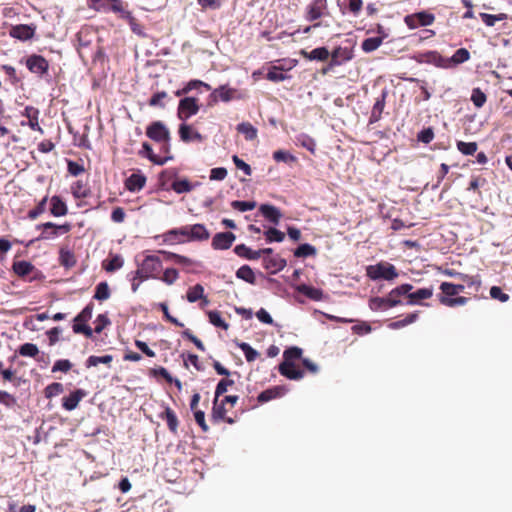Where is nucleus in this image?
<instances>
[{"instance_id":"nucleus-9","label":"nucleus","mask_w":512,"mask_h":512,"mask_svg":"<svg viewBox=\"0 0 512 512\" xmlns=\"http://www.w3.org/2000/svg\"><path fill=\"white\" fill-rule=\"evenodd\" d=\"M87 395L83 389H76L68 396L62 398V407L67 411H72L77 408L79 402Z\"/></svg>"},{"instance_id":"nucleus-54","label":"nucleus","mask_w":512,"mask_h":512,"mask_svg":"<svg viewBox=\"0 0 512 512\" xmlns=\"http://www.w3.org/2000/svg\"><path fill=\"white\" fill-rule=\"evenodd\" d=\"M0 375L2 376L3 381H10L15 387H18L21 383L26 382V380L22 377H14V371L11 368L1 370Z\"/></svg>"},{"instance_id":"nucleus-24","label":"nucleus","mask_w":512,"mask_h":512,"mask_svg":"<svg viewBox=\"0 0 512 512\" xmlns=\"http://www.w3.org/2000/svg\"><path fill=\"white\" fill-rule=\"evenodd\" d=\"M284 388L281 387V386H275V387H272V388H269V389H266L264 391H262L259 395H258V402L259 403H265V402H268L270 400H273V399H276V398H279L281 396H283L284 394Z\"/></svg>"},{"instance_id":"nucleus-35","label":"nucleus","mask_w":512,"mask_h":512,"mask_svg":"<svg viewBox=\"0 0 512 512\" xmlns=\"http://www.w3.org/2000/svg\"><path fill=\"white\" fill-rule=\"evenodd\" d=\"M204 287L201 284H196L190 287L186 292V299L190 303H195L203 298Z\"/></svg>"},{"instance_id":"nucleus-63","label":"nucleus","mask_w":512,"mask_h":512,"mask_svg":"<svg viewBox=\"0 0 512 512\" xmlns=\"http://www.w3.org/2000/svg\"><path fill=\"white\" fill-rule=\"evenodd\" d=\"M458 279L462 282L461 284H466L468 287H476L478 289L481 285L479 276H470L468 274L460 273Z\"/></svg>"},{"instance_id":"nucleus-13","label":"nucleus","mask_w":512,"mask_h":512,"mask_svg":"<svg viewBox=\"0 0 512 512\" xmlns=\"http://www.w3.org/2000/svg\"><path fill=\"white\" fill-rule=\"evenodd\" d=\"M279 372L291 380H299L304 376V371L297 368L293 362H282L279 365Z\"/></svg>"},{"instance_id":"nucleus-12","label":"nucleus","mask_w":512,"mask_h":512,"mask_svg":"<svg viewBox=\"0 0 512 512\" xmlns=\"http://www.w3.org/2000/svg\"><path fill=\"white\" fill-rule=\"evenodd\" d=\"M211 96L215 98V101L217 99L223 101V102H229L234 99H241V94L233 88H228L226 86H220L219 88L215 89Z\"/></svg>"},{"instance_id":"nucleus-51","label":"nucleus","mask_w":512,"mask_h":512,"mask_svg":"<svg viewBox=\"0 0 512 512\" xmlns=\"http://www.w3.org/2000/svg\"><path fill=\"white\" fill-rule=\"evenodd\" d=\"M264 235L266 237V241L269 243L282 242L285 238V234L282 231L273 227H270L268 230H266Z\"/></svg>"},{"instance_id":"nucleus-20","label":"nucleus","mask_w":512,"mask_h":512,"mask_svg":"<svg viewBox=\"0 0 512 512\" xmlns=\"http://www.w3.org/2000/svg\"><path fill=\"white\" fill-rule=\"evenodd\" d=\"M23 115L28 118V125L32 130L38 131L43 134V129L39 125L38 117L39 110L33 106H27Z\"/></svg>"},{"instance_id":"nucleus-32","label":"nucleus","mask_w":512,"mask_h":512,"mask_svg":"<svg viewBox=\"0 0 512 512\" xmlns=\"http://www.w3.org/2000/svg\"><path fill=\"white\" fill-rule=\"evenodd\" d=\"M386 93L383 92L381 97L376 100L372 108L370 123L377 122L381 118V114L385 107Z\"/></svg>"},{"instance_id":"nucleus-58","label":"nucleus","mask_w":512,"mask_h":512,"mask_svg":"<svg viewBox=\"0 0 512 512\" xmlns=\"http://www.w3.org/2000/svg\"><path fill=\"white\" fill-rule=\"evenodd\" d=\"M420 63L423 64H444V60L442 56L436 51H430L423 55V58L420 60Z\"/></svg>"},{"instance_id":"nucleus-40","label":"nucleus","mask_w":512,"mask_h":512,"mask_svg":"<svg viewBox=\"0 0 512 512\" xmlns=\"http://www.w3.org/2000/svg\"><path fill=\"white\" fill-rule=\"evenodd\" d=\"M123 264V258L120 255H114L107 262L103 263V267L108 272H114L122 268Z\"/></svg>"},{"instance_id":"nucleus-42","label":"nucleus","mask_w":512,"mask_h":512,"mask_svg":"<svg viewBox=\"0 0 512 512\" xmlns=\"http://www.w3.org/2000/svg\"><path fill=\"white\" fill-rule=\"evenodd\" d=\"M329 56V51L325 47H318L306 53L308 60L325 61Z\"/></svg>"},{"instance_id":"nucleus-46","label":"nucleus","mask_w":512,"mask_h":512,"mask_svg":"<svg viewBox=\"0 0 512 512\" xmlns=\"http://www.w3.org/2000/svg\"><path fill=\"white\" fill-rule=\"evenodd\" d=\"M209 321L215 327L222 328L227 330L229 328V324L222 319L219 311H209L208 312Z\"/></svg>"},{"instance_id":"nucleus-31","label":"nucleus","mask_w":512,"mask_h":512,"mask_svg":"<svg viewBox=\"0 0 512 512\" xmlns=\"http://www.w3.org/2000/svg\"><path fill=\"white\" fill-rule=\"evenodd\" d=\"M236 277L252 285L256 283L255 273L248 265L241 266L236 271Z\"/></svg>"},{"instance_id":"nucleus-37","label":"nucleus","mask_w":512,"mask_h":512,"mask_svg":"<svg viewBox=\"0 0 512 512\" xmlns=\"http://www.w3.org/2000/svg\"><path fill=\"white\" fill-rule=\"evenodd\" d=\"M189 226L190 225H186L180 228H175L167 231L166 240H170L169 237H171V235H178L184 237L183 239H179L178 243H185L187 241H190Z\"/></svg>"},{"instance_id":"nucleus-47","label":"nucleus","mask_w":512,"mask_h":512,"mask_svg":"<svg viewBox=\"0 0 512 512\" xmlns=\"http://www.w3.org/2000/svg\"><path fill=\"white\" fill-rule=\"evenodd\" d=\"M471 101L476 108H481L486 103L487 96L480 88H474L471 94Z\"/></svg>"},{"instance_id":"nucleus-43","label":"nucleus","mask_w":512,"mask_h":512,"mask_svg":"<svg viewBox=\"0 0 512 512\" xmlns=\"http://www.w3.org/2000/svg\"><path fill=\"white\" fill-rule=\"evenodd\" d=\"M18 353L24 357L35 358L39 354V349L36 344L24 343L19 347Z\"/></svg>"},{"instance_id":"nucleus-21","label":"nucleus","mask_w":512,"mask_h":512,"mask_svg":"<svg viewBox=\"0 0 512 512\" xmlns=\"http://www.w3.org/2000/svg\"><path fill=\"white\" fill-rule=\"evenodd\" d=\"M190 241H205L210 237L209 231L203 224H194L189 226Z\"/></svg>"},{"instance_id":"nucleus-48","label":"nucleus","mask_w":512,"mask_h":512,"mask_svg":"<svg viewBox=\"0 0 512 512\" xmlns=\"http://www.w3.org/2000/svg\"><path fill=\"white\" fill-rule=\"evenodd\" d=\"M297 143L299 145H301L303 148L307 149L308 151H310L312 154L315 153V150H316V143H315V140L306 135V134H301L297 137Z\"/></svg>"},{"instance_id":"nucleus-45","label":"nucleus","mask_w":512,"mask_h":512,"mask_svg":"<svg viewBox=\"0 0 512 512\" xmlns=\"http://www.w3.org/2000/svg\"><path fill=\"white\" fill-rule=\"evenodd\" d=\"M470 58V53L465 48H460L456 50V52L451 56L448 64H462L468 61Z\"/></svg>"},{"instance_id":"nucleus-2","label":"nucleus","mask_w":512,"mask_h":512,"mask_svg":"<svg viewBox=\"0 0 512 512\" xmlns=\"http://www.w3.org/2000/svg\"><path fill=\"white\" fill-rule=\"evenodd\" d=\"M366 275L371 280H394L399 276L396 267L388 262H379L375 265H369L366 268Z\"/></svg>"},{"instance_id":"nucleus-41","label":"nucleus","mask_w":512,"mask_h":512,"mask_svg":"<svg viewBox=\"0 0 512 512\" xmlns=\"http://www.w3.org/2000/svg\"><path fill=\"white\" fill-rule=\"evenodd\" d=\"M71 192L73 196L77 199L86 198L89 194L88 189L85 187V184L82 180H77L71 186Z\"/></svg>"},{"instance_id":"nucleus-3","label":"nucleus","mask_w":512,"mask_h":512,"mask_svg":"<svg viewBox=\"0 0 512 512\" xmlns=\"http://www.w3.org/2000/svg\"><path fill=\"white\" fill-rule=\"evenodd\" d=\"M146 136L156 143L171 140V133L162 121H153L146 128Z\"/></svg>"},{"instance_id":"nucleus-49","label":"nucleus","mask_w":512,"mask_h":512,"mask_svg":"<svg viewBox=\"0 0 512 512\" xmlns=\"http://www.w3.org/2000/svg\"><path fill=\"white\" fill-rule=\"evenodd\" d=\"M456 146L463 155H474L478 149L476 142L458 141Z\"/></svg>"},{"instance_id":"nucleus-53","label":"nucleus","mask_w":512,"mask_h":512,"mask_svg":"<svg viewBox=\"0 0 512 512\" xmlns=\"http://www.w3.org/2000/svg\"><path fill=\"white\" fill-rule=\"evenodd\" d=\"M369 308L372 311L386 310L390 308L386 297H372L369 300Z\"/></svg>"},{"instance_id":"nucleus-26","label":"nucleus","mask_w":512,"mask_h":512,"mask_svg":"<svg viewBox=\"0 0 512 512\" xmlns=\"http://www.w3.org/2000/svg\"><path fill=\"white\" fill-rule=\"evenodd\" d=\"M222 400L219 401V398L214 397L213 407L211 412V419L213 422L218 423L220 419H224V416L227 414V410Z\"/></svg>"},{"instance_id":"nucleus-62","label":"nucleus","mask_w":512,"mask_h":512,"mask_svg":"<svg viewBox=\"0 0 512 512\" xmlns=\"http://www.w3.org/2000/svg\"><path fill=\"white\" fill-rule=\"evenodd\" d=\"M231 207L240 212H246L253 210L256 207L255 201H240L234 200L231 202Z\"/></svg>"},{"instance_id":"nucleus-56","label":"nucleus","mask_w":512,"mask_h":512,"mask_svg":"<svg viewBox=\"0 0 512 512\" xmlns=\"http://www.w3.org/2000/svg\"><path fill=\"white\" fill-rule=\"evenodd\" d=\"M480 17L482 21L488 26L492 27L495 25L497 21H503L507 19V15L504 13H500L498 15H492L488 13H480Z\"/></svg>"},{"instance_id":"nucleus-17","label":"nucleus","mask_w":512,"mask_h":512,"mask_svg":"<svg viewBox=\"0 0 512 512\" xmlns=\"http://www.w3.org/2000/svg\"><path fill=\"white\" fill-rule=\"evenodd\" d=\"M145 184L146 177L139 173H133L125 180V188L130 192L140 191Z\"/></svg>"},{"instance_id":"nucleus-6","label":"nucleus","mask_w":512,"mask_h":512,"mask_svg":"<svg viewBox=\"0 0 512 512\" xmlns=\"http://www.w3.org/2000/svg\"><path fill=\"white\" fill-rule=\"evenodd\" d=\"M435 20L432 13L421 11L405 16L404 22L410 29H416L421 26H429Z\"/></svg>"},{"instance_id":"nucleus-8","label":"nucleus","mask_w":512,"mask_h":512,"mask_svg":"<svg viewBox=\"0 0 512 512\" xmlns=\"http://www.w3.org/2000/svg\"><path fill=\"white\" fill-rule=\"evenodd\" d=\"M326 9V0H313L306 8V19L308 21H315L324 14Z\"/></svg>"},{"instance_id":"nucleus-36","label":"nucleus","mask_w":512,"mask_h":512,"mask_svg":"<svg viewBox=\"0 0 512 512\" xmlns=\"http://www.w3.org/2000/svg\"><path fill=\"white\" fill-rule=\"evenodd\" d=\"M439 302L446 307H456L465 305L468 302V298L464 296L454 298L439 296Z\"/></svg>"},{"instance_id":"nucleus-39","label":"nucleus","mask_w":512,"mask_h":512,"mask_svg":"<svg viewBox=\"0 0 512 512\" xmlns=\"http://www.w3.org/2000/svg\"><path fill=\"white\" fill-rule=\"evenodd\" d=\"M112 360H113V356L112 355H104V356H94V355H92V356L88 357V359L86 360V367L87 368L96 367L100 363L101 364H105V365H110Z\"/></svg>"},{"instance_id":"nucleus-59","label":"nucleus","mask_w":512,"mask_h":512,"mask_svg":"<svg viewBox=\"0 0 512 512\" xmlns=\"http://www.w3.org/2000/svg\"><path fill=\"white\" fill-rule=\"evenodd\" d=\"M239 348L244 353V356L248 362H253L259 357V353L252 348L248 343H240Z\"/></svg>"},{"instance_id":"nucleus-16","label":"nucleus","mask_w":512,"mask_h":512,"mask_svg":"<svg viewBox=\"0 0 512 512\" xmlns=\"http://www.w3.org/2000/svg\"><path fill=\"white\" fill-rule=\"evenodd\" d=\"M159 417L166 421L168 429L171 433L177 434L178 432V426H179V420L172 408L169 406H166L164 411L159 414Z\"/></svg>"},{"instance_id":"nucleus-25","label":"nucleus","mask_w":512,"mask_h":512,"mask_svg":"<svg viewBox=\"0 0 512 512\" xmlns=\"http://www.w3.org/2000/svg\"><path fill=\"white\" fill-rule=\"evenodd\" d=\"M296 290L314 301H320L323 298V291L321 289L306 284H301L297 286Z\"/></svg>"},{"instance_id":"nucleus-14","label":"nucleus","mask_w":512,"mask_h":512,"mask_svg":"<svg viewBox=\"0 0 512 512\" xmlns=\"http://www.w3.org/2000/svg\"><path fill=\"white\" fill-rule=\"evenodd\" d=\"M179 137L180 139L183 141V142H191V141H197V142H202L203 141V136L196 130H194L192 128V126L188 125V124H181L179 126Z\"/></svg>"},{"instance_id":"nucleus-61","label":"nucleus","mask_w":512,"mask_h":512,"mask_svg":"<svg viewBox=\"0 0 512 512\" xmlns=\"http://www.w3.org/2000/svg\"><path fill=\"white\" fill-rule=\"evenodd\" d=\"M273 159L276 162L292 163L296 162L297 158L285 150H277L273 153Z\"/></svg>"},{"instance_id":"nucleus-30","label":"nucleus","mask_w":512,"mask_h":512,"mask_svg":"<svg viewBox=\"0 0 512 512\" xmlns=\"http://www.w3.org/2000/svg\"><path fill=\"white\" fill-rule=\"evenodd\" d=\"M418 317H419L418 311L412 312V313L407 314L405 316V318H403L401 320H397V321H393V322L389 323L388 327L390 329L397 330V329L403 328L409 324L416 322Z\"/></svg>"},{"instance_id":"nucleus-34","label":"nucleus","mask_w":512,"mask_h":512,"mask_svg":"<svg viewBox=\"0 0 512 512\" xmlns=\"http://www.w3.org/2000/svg\"><path fill=\"white\" fill-rule=\"evenodd\" d=\"M48 199V195L44 196L33 209L28 211L27 218L33 221L40 217L46 211Z\"/></svg>"},{"instance_id":"nucleus-7","label":"nucleus","mask_w":512,"mask_h":512,"mask_svg":"<svg viewBox=\"0 0 512 512\" xmlns=\"http://www.w3.org/2000/svg\"><path fill=\"white\" fill-rule=\"evenodd\" d=\"M235 239L236 236L232 232L216 233L212 239L211 246L215 250H226L232 246Z\"/></svg>"},{"instance_id":"nucleus-5","label":"nucleus","mask_w":512,"mask_h":512,"mask_svg":"<svg viewBox=\"0 0 512 512\" xmlns=\"http://www.w3.org/2000/svg\"><path fill=\"white\" fill-rule=\"evenodd\" d=\"M141 272H144V277L158 279L162 270V261L156 255L146 256L140 264Z\"/></svg>"},{"instance_id":"nucleus-22","label":"nucleus","mask_w":512,"mask_h":512,"mask_svg":"<svg viewBox=\"0 0 512 512\" xmlns=\"http://www.w3.org/2000/svg\"><path fill=\"white\" fill-rule=\"evenodd\" d=\"M59 263L66 269L74 267L77 263L75 254L67 247H61L59 250Z\"/></svg>"},{"instance_id":"nucleus-64","label":"nucleus","mask_w":512,"mask_h":512,"mask_svg":"<svg viewBox=\"0 0 512 512\" xmlns=\"http://www.w3.org/2000/svg\"><path fill=\"white\" fill-rule=\"evenodd\" d=\"M73 332L76 334H83L87 338H91L93 334V330L86 323L75 322L72 326Z\"/></svg>"},{"instance_id":"nucleus-23","label":"nucleus","mask_w":512,"mask_h":512,"mask_svg":"<svg viewBox=\"0 0 512 512\" xmlns=\"http://www.w3.org/2000/svg\"><path fill=\"white\" fill-rule=\"evenodd\" d=\"M433 296V288H420L415 292H411L408 294V301L407 303L409 305L418 304L421 300L429 299Z\"/></svg>"},{"instance_id":"nucleus-11","label":"nucleus","mask_w":512,"mask_h":512,"mask_svg":"<svg viewBox=\"0 0 512 512\" xmlns=\"http://www.w3.org/2000/svg\"><path fill=\"white\" fill-rule=\"evenodd\" d=\"M141 157L147 158L155 165L162 166L169 161L170 157H161L154 153L152 146L148 142L142 143V149L138 152Z\"/></svg>"},{"instance_id":"nucleus-10","label":"nucleus","mask_w":512,"mask_h":512,"mask_svg":"<svg viewBox=\"0 0 512 512\" xmlns=\"http://www.w3.org/2000/svg\"><path fill=\"white\" fill-rule=\"evenodd\" d=\"M9 34L21 41L29 40L35 34V27L26 24L15 25L11 27Z\"/></svg>"},{"instance_id":"nucleus-33","label":"nucleus","mask_w":512,"mask_h":512,"mask_svg":"<svg viewBox=\"0 0 512 512\" xmlns=\"http://www.w3.org/2000/svg\"><path fill=\"white\" fill-rule=\"evenodd\" d=\"M237 131L243 134L246 140H254L257 138V129L249 122L238 124Z\"/></svg>"},{"instance_id":"nucleus-27","label":"nucleus","mask_w":512,"mask_h":512,"mask_svg":"<svg viewBox=\"0 0 512 512\" xmlns=\"http://www.w3.org/2000/svg\"><path fill=\"white\" fill-rule=\"evenodd\" d=\"M12 269L19 277H25L35 270V266L25 260L14 262Z\"/></svg>"},{"instance_id":"nucleus-4","label":"nucleus","mask_w":512,"mask_h":512,"mask_svg":"<svg viewBox=\"0 0 512 512\" xmlns=\"http://www.w3.org/2000/svg\"><path fill=\"white\" fill-rule=\"evenodd\" d=\"M198 99L194 97H184L179 101L177 116L180 120L186 121L199 111Z\"/></svg>"},{"instance_id":"nucleus-50","label":"nucleus","mask_w":512,"mask_h":512,"mask_svg":"<svg viewBox=\"0 0 512 512\" xmlns=\"http://www.w3.org/2000/svg\"><path fill=\"white\" fill-rule=\"evenodd\" d=\"M179 278V273L175 268H166L158 279L166 283L167 285L174 284Z\"/></svg>"},{"instance_id":"nucleus-57","label":"nucleus","mask_w":512,"mask_h":512,"mask_svg":"<svg viewBox=\"0 0 512 512\" xmlns=\"http://www.w3.org/2000/svg\"><path fill=\"white\" fill-rule=\"evenodd\" d=\"M63 390H64V387L61 383L54 382V383L49 384L44 389V395L47 399H51V398L61 394L63 392Z\"/></svg>"},{"instance_id":"nucleus-44","label":"nucleus","mask_w":512,"mask_h":512,"mask_svg":"<svg viewBox=\"0 0 512 512\" xmlns=\"http://www.w3.org/2000/svg\"><path fill=\"white\" fill-rule=\"evenodd\" d=\"M110 297V289L107 282H100L95 289L94 298L99 301L107 300Z\"/></svg>"},{"instance_id":"nucleus-19","label":"nucleus","mask_w":512,"mask_h":512,"mask_svg":"<svg viewBox=\"0 0 512 512\" xmlns=\"http://www.w3.org/2000/svg\"><path fill=\"white\" fill-rule=\"evenodd\" d=\"M286 260L280 256L264 257L263 266L266 270H269L272 274H275L283 270L286 266Z\"/></svg>"},{"instance_id":"nucleus-28","label":"nucleus","mask_w":512,"mask_h":512,"mask_svg":"<svg viewBox=\"0 0 512 512\" xmlns=\"http://www.w3.org/2000/svg\"><path fill=\"white\" fill-rule=\"evenodd\" d=\"M273 69L268 71L266 77L268 80L272 82H280L285 80L287 75L285 74L286 71H289L293 66H288V68H285V66H272Z\"/></svg>"},{"instance_id":"nucleus-55","label":"nucleus","mask_w":512,"mask_h":512,"mask_svg":"<svg viewBox=\"0 0 512 512\" xmlns=\"http://www.w3.org/2000/svg\"><path fill=\"white\" fill-rule=\"evenodd\" d=\"M383 37H370L362 42V49L365 52H372L376 50L382 43Z\"/></svg>"},{"instance_id":"nucleus-52","label":"nucleus","mask_w":512,"mask_h":512,"mask_svg":"<svg viewBox=\"0 0 512 512\" xmlns=\"http://www.w3.org/2000/svg\"><path fill=\"white\" fill-rule=\"evenodd\" d=\"M316 254V248L311 244L305 243L299 245L294 251L295 257H308Z\"/></svg>"},{"instance_id":"nucleus-29","label":"nucleus","mask_w":512,"mask_h":512,"mask_svg":"<svg viewBox=\"0 0 512 512\" xmlns=\"http://www.w3.org/2000/svg\"><path fill=\"white\" fill-rule=\"evenodd\" d=\"M234 253L244 259L247 260H257L259 259V252L254 251L247 247L245 244H238L234 247Z\"/></svg>"},{"instance_id":"nucleus-1","label":"nucleus","mask_w":512,"mask_h":512,"mask_svg":"<svg viewBox=\"0 0 512 512\" xmlns=\"http://www.w3.org/2000/svg\"><path fill=\"white\" fill-rule=\"evenodd\" d=\"M36 229L41 231L40 235L37 238L32 239V240L28 241L27 243H24L23 241H21L19 239H14V243L23 244V245H25V247H30L35 241L53 240V239L59 237L60 235L70 232L72 229V224L69 222H65L63 224H56L54 222H45V223L36 225Z\"/></svg>"},{"instance_id":"nucleus-60","label":"nucleus","mask_w":512,"mask_h":512,"mask_svg":"<svg viewBox=\"0 0 512 512\" xmlns=\"http://www.w3.org/2000/svg\"><path fill=\"white\" fill-rule=\"evenodd\" d=\"M0 404L12 409L17 406V399L14 395L8 393L7 391L0 390Z\"/></svg>"},{"instance_id":"nucleus-15","label":"nucleus","mask_w":512,"mask_h":512,"mask_svg":"<svg viewBox=\"0 0 512 512\" xmlns=\"http://www.w3.org/2000/svg\"><path fill=\"white\" fill-rule=\"evenodd\" d=\"M50 213L54 217H63L68 214V206L60 196L54 195L50 198Z\"/></svg>"},{"instance_id":"nucleus-18","label":"nucleus","mask_w":512,"mask_h":512,"mask_svg":"<svg viewBox=\"0 0 512 512\" xmlns=\"http://www.w3.org/2000/svg\"><path fill=\"white\" fill-rule=\"evenodd\" d=\"M259 211L268 221L274 225H277L281 220L282 214L280 210L273 205L262 204L259 207Z\"/></svg>"},{"instance_id":"nucleus-38","label":"nucleus","mask_w":512,"mask_h":512,"mask_svg":"<svg viewBox=\"0 0 512 512\" xmlns=\"http://www.w3.org/2000/svg\"><path fill=\"white\" fill-rule=\"evenodd\" d=\"M171 188L177 194L188 193L193 190V185L188 179L175 180Z\"/></svg>"}]
</instances>
